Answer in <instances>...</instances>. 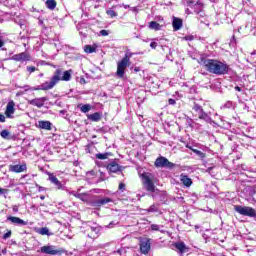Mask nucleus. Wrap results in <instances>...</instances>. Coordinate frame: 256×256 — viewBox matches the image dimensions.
Listing matches in <instances>:
<instances>
[{"label": "nucleus", "mask_w": 256, "mask_h": 256, "mask_svg": "<svg viewBox=\"0 0 256 256\" xmlns=\"http://www.w3.org/2000/svg\"><path fill=\"white\" fill-rule=\"evenodd\" d=\"M71 73H73V70H66L63 72V69L58 68L55 70L50 81H46L39 86L32 87V91H49L50 89H53L59 81H71Z\"/></svg>", "instance_id": "nucleus-1"}, {"label": "nucleus", "mask_w": 256, "mask_h": 256, "mask_svg": "<svg viewBox=\"0 0 256 256\" xmlns=\"http://www.w3.org/2000/svg\"><path fill=\"white\" fill-rule=\"evenodd\" d=\"M203 65L206 71L213 75H227L229 73V65L217 59H205Z\"/></svg>", "instance_id": "nucleus-2"}, {"label": "nucleus", "mask_w": 256, "mask_h": 256, "mask_svg": "<svg viewBox=\"0 0 256 256\" xmlns=\"http://www.w3.org/2000/svg\"><path fill=\"white\" fill-rule=\"evenodd\" d=\"M234 211H236V213H239V215H243L244 217L256 218L255 208L249 206L235 205Z\"/></svg>", "instance_id": "nucleus-3"}, {"label": "nucleus", "mask_w": 256, "mask_h": 256, "mask_svg": "<svg viewBox=\"0 0 256 256\" xmlns=\"http://www.w3.org/2000/svg\"><path fill=\"white\" fill-rule=\"evenodd\" d=\"M40 253H43L44 255H63L65 250H63V248L57 249V246L54 245H46L40 248Z\"/></svg>", "instance_id": "nucleus-4"}, {"label": "nucleus", "mask_w": 256, "mask_h": 256, "mask_svg": "<svg viewBox=\"0 0 256 256\" xmlns=\"http://www.w3.org/2000/svg\"><path fill=\"white\" fill-rule=\"evenodd\" d=\"M131 66V62L122 58L120 61L117 62V70H116V77L119 79H123L125 77V71H127V67Z\"/></svg>", "instance_id": "nucleus-5"}, {"label": "nucleus", "mask_w": 256, "mask_h": 256, "mask_svg": "<svg viewBox=\"0 0 256 256\" xmlns=\"http://www.w3.org/2000/svg\"><path fill=\"white\" fill-rule=\"evenodd\" d=\"M155 167H165L166 169H173L175 167V164L170 162L169 159L160 156L155 160L154 163Z\"/></svg>", "instance_id": "nucleus-6"}, {"label": "nucleus", "mask_w": 256, "mask_h": 256, "mask_svg": "<svg viewBox=\"0 0 256 256\" xmlns=\"http://www.w3.org/2000/svg\"><path fill=\"white\" fill-rule=\"evenodd\" d=\"M192 109H193V111H195V113H197L199 119L206 121V123H209V121H211V117H209V114L206 113L203 110V108L201 106H199V104L194 103Z\"/></svg>", "instance_id": "nucleus-7"}, {"label": "nucleus", "mask_w": 256, "mask_h": 256, "mask_svg": "<svg viewBox=\"0 0 256 256\" xmlns=\"http://www.w3.org/2000/svg\"><path fill=\"white\" fill-rule=\"evenodd\" d=\"M142 177V183L144 187L147 189V191H150L153 193L155 191V184H153V180H151V176L147 173H144L141 175Z\"/></svg>", "instance_id": "nucleus-8"}, {"label": "nucleus", "mask_w": 256, "mask_h": 256, "mask_svg": "<svg viewBox=\"0 0 256 256\" xmlns=\"http://www.w3.org/2000/svg\"><path fill=\"white\" fill-rule=\"evenodd\" d=\"M140 251L143 255H147L151 251V240L149 238L140 240Z\"/></svg>", "instance_id": "nucleus-9"}, {"label": "nucleus", "mask_w": 256, "mask_h": 256, "mask_svg": "<svg viewBox=\"0 0 256 256\" xmlns=\"http://www.w3.org/2000/svg\"><path fill=\"white\" fill-rule=\"evenodd\" d=\"M13 115H15V102L10 100L6 106L5 116L7 119H14L15 116Z\"/></svg>", "instance_id": "nucleus-10"}, {"label": "nucleus", "mask_w": 256, "mask_h": 256, "mask_svg": "<svg viewBox=\"0 0 256 256\" xmlns=\"http://www.w3.org/2000/svg\"><path fill=\"white\" fill-rule=\"evenodd\" d=\"M13 61H31V54L29 52H22L12 56Z\"/></svg>", "instance_id": "nucleus-11"}, {"label": "nucleus", "mask_w": 256, "mask_h": 256, "mask_svg": "<svg viewBox=\"0 0 256 256\" xmlns=\"http://www.w3.org/2000/svg\"><path fill=\"white\" fill-rule=\"evenodd\" d=\"M45 101H47V98L41 97V98H35L32 100H29L28 103L29 105H33L34 107H38V109H41V107L45 105Z\"/></svg>", "instance_id": "nucleus-12"}, {"label": "nucleus", "mask_w": 256, "mask_h": 256, "mask_svg": "<svg viewBox=\"0 0 256 256\" xmlns=\"http://www.w3.org/2000/svg\"><path fill=\"white\" fill-rule=\"evenodd\" d=\"M174 247L175 249H177L180 255H183L184 253H189V247L185 245V242H176L174 243Z\"/></svg>", "instance_id": "nucleus-13"}, {"label": "nucleus", "mask_w": 256, "mask_h": 256, "mask_svg": "<svg viewBox=\"0 0 256 256\" xmlns=\"http://www.w3.org/2000/svg\"><path fill=\"white\" fill-rule=\"evenodd\" d=\"M7 221H11L13 225H20L21 227L28 225V222L15 216H8Z\"/></svg>", "instance_id": "nucleus-14"}, {"label": "nucleus", "mask_w": 256, "mask_h": 256, "mask_svg": "<svg viewBox=\"0 0 256 256\" xmlns=\"http://www.w3.org/2000/svg\"><path fill=\"white\" fill-rule=\"evenodd\" d=\"M10 171H12V173H23V171H27V165H25V164L11 165L10 166Z\"/></svg>", "instance_id": "nucleus-15"}, {"label": "nucleus", "mask_w": 256, "mask_h": 256, "mask_svg": "<svg viewBox=\"0 0 256 256\" xmlns=\"http://www.w3.org/2000/svg\"><path fill=\"white\" fill-rule=\"evenodd\" d=\"M107 169L110 173H118V171H121V166L117 162L112 161L107 165Z\"/></svg>", "instance_id": "nucleus-16"}, {"label": "nucleus", "mask_w": 256, "mask_h": 256, "mask_svg": "<svg viewBox=\"0 0 256 256\" xmlns=\"http://www.w3.org/2000/svg\"><path fill=\"white\" fill-rule=\"evenodd\" d=\"M48 179H49L50 183L55 185V187L57 189H61L63 187V185L61 184V181H59L57 176H54L53 174H48Z\"/></svg>", "instance_id": "nucleus-17"}, {"label": "nucleus", "mask_w": 256, "mask_h": 256, "mask_svg": "<svg viewBox=\"0 0 256 256\" xmlns=\"http://www.w3.org/2000/svg\"><path fill=\"white\" fill-rule=\"evenodd\" d=\"M172 27L175 31H179L183 27V20L177 17H173Z\"/></svg>", "instance_id": "nucleus-18"}, {"label": "nucleus", "mask_w": 256, "mask_h": 256, "mask_svg": "<svg viewBox=\"0 0 256 256\" xmlns=\"http://www.w3.org/2000/svg\"><path fill=\"white\" fill-rule=\"evenodd\" d=\"M180 181L183 183V185H185V187H191V185H193V180H191V178L185 174L180 175Z\"/></svg>", "instance_id": "nucleus-19"}, {"label": "nucleus", "mask_w": 256, "mask_h": 256, "mask_svg": "<svg viewBox=\"0 0 256 256\" xmlns=\"http://www.w3.org/2000/svg\"><path fill=\"white\" fill-rule=\"evenodd\" d=\"M53 124H51L50 121H39L38 122V127L40 129H45L46 131H51V127Z\"/></svg>", "instance_id": "nucleus-20"}, {"label": "nucleus", "mask_w": 256, "mask_h": 256, "mask_svg": "<svg viewBox=\"0 0 256 256\" xmlns=\"http://www.w3.org/2000/svg\"><path fill=\"white\" fill-rule=\"evenodd\" d=\"M91 231H92V235H88V237H91L92 239H95L97 237H99V233H101V227L100 226H92L90 227Z\"/></svg>", "instance_id": "nucleus-21"}, {"label": "nucleus", "mask_w": 256, "mask_h": 256, "mask_svg": "<svg viewBox=\"0 0 256 256\" xmlns=\"http://www.w3.org/2000/svg\"><path fill=\"white\" fill-rule=\"evenodd\" d=\"M36 233H38V235H47L48 237H51V235H53V232H50L49 228L47 227L38 228L36 230Z\"/></svg>", "instance_id": "nucleus-22"}, {"label": "nucleus", "mask_w": 256, "mask_h": 256, "mask_svg": "<svg viewBox=\"0 0 256 256\" xmlns=\"http://www.w3.org/2000/svg\"><path fill=\"white\" fill-rule=\"evenodd\" d=\"M102 117H103V114H101L100 112H95L94 114L88 115V119L94 122L101 121Z\"/></svg>", "instance_id": "nucleus-23"}, {"label": "nucleus", "mask_w": 256, "mask_h": 256, "mask_svg": "<svg viewBox=\"0 0 256 256\" xmlns=\"http://www.w3.org/2000/svg\"><path fill=\"white\" fill-rule=\"evenodd\" d=\"M74 197H77V199H80L84 203H89V195L87 193H76Z\"/></svg>", "instance_id": "nucleus-24"}, {"label": "nucleus", "mask_w": 256, "mask_h": 256, "mask_svg": "<svg viewBox=\"0 0 256 256\" xmlns=\"http://www.w3.org/2000/svg\"><path fill=\"white\" fill-rule=\"evenodd\" d=\"M187 148L190 149V151H192L193 153H195L198 157H200V159H205V157H207V155L201 152V150H197L191 146H187Z\"/></svg>", "instance_id": "nucleus-25"}, {"label": "nucleus", "mask_w": 256, "mask_h": 256, "mask_svg": "<svg viewBox=\"0 0 256 256\" xmlns=\"http://www.w3.org/2000/svg\"><path fill=\"white\" fill-rule=\"evenodd\" d=\"M85 53H95L97 51V45H85L84 46Z\"/></svg>", "instance_id": "nucleus-26"}, {"label": "nucleus", "mask_w": 256, "mask_h": 256, "mask_svg": "<svg viewBox=\"0 0 256 256\" xmlns=\"http://www.w3.org/2000/svg\"><path fill=\"white\" fill-rule=\"evenodd\" d=\"M149 29H152L153 31H161V24L151 21L149 23Z\"/></svg>", "instance_id": "nucleus-27"}, {"label": "nucleus", "mask_w": 256, "mask_h": 256, "mask_svg": "<svg viewBox=\"0 0 256 256\" xmlns=\"http://www.w3.org/2000/svg\"><path fill=\"white\" fill-rule=\"evenodd\" d=\"M46 7H47V9H50L51 11H53V9H55V7H57V2L55 0H47Z\"/></svg>", "instance_id": "nucleus-28"}, {"label": "nucleus", "mask_w": 256, "mask_h": 256, "mask_svg": "<svg viewBox=\"0 0 256 256\" xmlns=\"http://www.w3.org/2000/svg\"><path fill=\"white\" fill-rule=\"evenodd\" d=\"M79 107L82 113H89V111H91V104L79 105Z\"/></svg>", "instance_id": "nucleus-29"}, {"label": "nucleus", "mask_w": 256, "mask_h": 256, "mask_svg": "<svg viewBox=\"0 0 256 256\" xmlns=\"http://www.w3.org/2000/svg\"><path fill=\"white\" fill-rule=\"evenodd\" d=\"M110 153H98L95 155L96 159H100L101 161L108 159Z\"/></svg>", "instance_id": "nucleus-30"}, {"label": "nucleus", "mask_w": 256, "mask_h": 256, "mask_svg": "<svg viewBox=\"0 0 256 256\" xmlns=\"http://www.w3.org/2000/svg\"><path fill=\"white\" fill-rule=\"evenodd\" d=\"M159 211V207H157V205L153 204L151 205L148 209L147 212L148 213H157Z\"/></svg>", "instance_id": "nucleus-31"}, {"label": "nucleus", "mask_w": 256, "mask_h": 256, "mask_svg": "<svg viewBox=\"0 0 256 256\" xmlns=\"http://www.w3.org/2000/svg\"><path fill=\"white\" fill-rule=\"evenodd\" d=\"M0 135L2 139H9V135H11V133L8 132V130H2Z\"/></svg>", "instance_id": "nucleus-32"}, {"label": "nucleus", "mask_w": 256, "mask_h": 256, "mask_svg": "<svg viewBox=\"0 0 256 256\" xmlns=\"http://www.w3.org/2000/svg\"><path fill=\"white\" fill-rule=\"evenodd\" d=\"M131 57H133V52L127 51L122 59L131 62Z\"/></svg>", "instance_id": "nucleus-33"}, {"label": "nucleus", "mask_w": 256, "mask_h": 256, "mask_svg": "<svg viewBox=\"0 0 256 256\" xmlns=\"http://www.w3.org/2000/svg\"><path fill=\"white\" fill-rule=\"evenodd\" d=\"M107 203H111V200L109 198H102L98 200V205H107Z\"/></svg>", "instance_id": "nucleus-34"}, {"label": "nucleus", "mask_w": 256, "mask_h": 256, "mask_svg": "<svg viewBox=\"0 0 256 256\" xmlns=\"http://www.w3.org/2000/svg\"><path fill=\"white\" fill-rule=\"evenodd\" d=\"M194 7H195V9H199L200 10V11H195V13L199 14L203 10V3L197 2Z\"/></svg>", "instance_id": "nucleus-35"}, {"label": "nucleus", "mask_w": 256, "mask_h": 256, "mask_svg": "<svg viewBox=\"0 0 256 256\" xmlns=\"http://www.w3.org/2000/svg\"><path fill=\"white\" fill-rule=\"evenodd\" d=\"M107 15H109V17L113 18V17H117V12H115L113 9H108L106 11Z\"/></svg>", "instance_id": "nucleus-36"}, {"label": "nucleus", "mask_w": 256, "mask_h": 256, "mask_svg": "<svg viewBox=\"0 0 256 256\" xmlns=\"http://www.w3.org/2000/svg\"><path fill=\"white\" fill-rule=\"evenodd\" d=\"M114 253H118V255H126L127 254V248H120L117 251H114Z\"/></svg>", "instance_id": "nucleus-37"}, {"label": "nucleus", "mask_w": 256, "mask_h": 256, "mask_svg": "<svg viewBox=\"0 0 256 256\" xmlns=\"http://www.w3.org/2000/svg\"><path fill=\"white\" fill-rule=\"evenodd\" d=\"M161 227H163V226H160V225H157V224H152L150 226V229H151V231H161Z\"/></svg>", "instance_id": "nucleus-38"}, {"label": "nucleus", "mask_w": 256, "mask_h": 256, "mask_svg": "<svg viewBox=\"0 0 256 256\" xmlns=\"http://www.w3.org/2000/svg\"><path fill=\"white\" fill-rule=\"evenodd\" d=\"M223 107L224 109H231V107H233V102L227 101Z\"/></svg>", "instance_id": "nucleus-39"}, {"label": "nucleus", "mask_w": 256, "mask_h": 256, "mask_svg": "<svg viewBox=\"0 0 256 256\" xmlns=\"http://www.w3.org/2000/svg\"><path fill=\"white\" fill-rule=\"evenodd\" d=\"M27 71L29 73H35V71H37V68H35V66H27Z\"/></svg>", "instance_id": "nucleus-40"}, {"label": "nucleus", "mask_w": 256, "mask_h": 256, "mask_svg": "<svg viewBox=\"0 0 256 256\" xmlns=\"http://www.w3.org/2000/svg\"><path fill=\"white\" fill-rule=\"evenodd\" d=\"M100 35H101L102 37H107V35H109V31H107V30H101V31H100Z\"/></svg>", "instance_id": "nucleus-41"}, {"label": "nucleus", "mask_w": 256, "mask_h": 256, "mask_svg": "<svg viewBox=\"0 0 256 256\" xmlns=\"http://www.w3.org/2000/svg\"><path fill=\"white\" fill-rule=\"evenodd\" d=\"M22 89H25V91H33V87L29 86V85H25L23 87H21Z\"/></svg>", "instance_id": "nucleus-42"}, {"label": "nucleus", "mask_w": 256, "mask_h": 256, "mask_svg": "<svg viewBox=\"0 0 256 256\" xmlns=\"http://www.w3.org/2000/svg\"><path fill=\"white\" fill-rule=\"evenodd\" d=\"M87 177H95V170L87 172Z\"/></svg>", "instance_id": "nucleus-43"}, {"label": "nucleus", "mask_w": 256, "mask_h": 256, "mask_svg": "<svg viewBox=\"0 0 256 256\" xmlns=\"http://www.w3.org/2000/svg\"><path fill=\"white\" fill-rule=\"evenodd\" d=\"M9 237H11V230L3 235V239H9Z\"/></svg>", "instance_id": "nucleus-44"}, {"label": "nucleus", "mask_w": 256, "mask_h": 256, "mask_svg": "<svg viewBox=\"0 0 256 256\" xmlns=\"http://www.w3.org/2000/svg\"><path fill=\"white\" fill-rule=\"evenodd\" d=\"M119 191H125V184L124 183H120L119 187H118Z\"/></svg>", "instance_id": "nucleus-45"}, {"label": "nucleus", "mask_w": 256, "mask_h": 256, "mask_svg": "<svg viewBox=\"0 0 256 256\" xmlns=\"http://www.w3.org/2000/svg\"><path fill=\"white\" fill-rule=\"evenodd\" d=\"M150 47L151 49H157V42H151Z\"/></svg>", "instance_id": "nucleus-46"}, {"label": "nucleus", "mask_w": 256, "mask_h": 256, "mask_svg": "<svg viewBox=\"0 0 256 256\" xmlns=\"http://www.w3.org/2000/svg\"><path fill=\"white\" fill-rule=\"evenodd\" d=\"M184 39H185V41H193V39H195V37H193V36H185Z\"/></svg>", "instance_id": "nucleus-47"}, {"label": "nucleus", "mask_w": 256, "mask_h": 256, "mask_svg": "<svg viewBox=\"0 0 256 256\" xmlns=\"http://www.w3.org/2000/svg\"><path fill=\"white\" fill-rule=\"evenodd\" d=\"M168 103H169V105H175V103H177V102L175 101V99L170 98L168 100Z\"/></svg>", "instance_id": "nucleus-48"}, {"label": "nucleus", "mask_w": 256, "mask_h": 256, "mask_svg": "<svg viewBox=\"0 0 256 256\" xmlns=\"http://www.w3.org/2000/svg\"><path fill=\"white\" fill-rule=\"evenodd\" d=\"M246 193H255V190H253L251 187H247Z\"/></svg>", "instance_id": "nucleus-49"}, {"label": "nucleus", "mask_w": 256, "mask_h": 256, "mask_svg": "<svg viewBox=\"0 0 256 256\" xmlns=\"http://www.w3.org/2000/svg\"><path fill=\"white\" fill-rule=\"evenodd\" d=\"M0 123H5V115L0 114Z\"/></svg>", "instance_id": "nucleus-50"}, {"label": "nucleus", "mask_w": 256, "mask_h": 256, "mask_svg": "<svg viewBox=\"0 0 256 256\" xmlns=\"http://www.w3.org/2000/svg\"><path fill=\"white\" fill-rule=\"evenodd\" d=\"M3 45H5V42L3 41V38L0 36V48L3 47Z\"/></svg>", "instance_id": "nucleus-51"}, {"label": "nucleus", "mask_w": 256, "mask_h": 256, "mask_svg": "<svg viewBox=\"0 0 256 256\" xmlns=\"http://www.w3.org/2000/svg\"><path fill=\"white\" fill-rule=\"evenodd\" d=\"M139 71H141V68H140V67H135V68H134V72H135V73H139Z\"/></svg>", "instance_id": "nucleus-52"}, {"label": "nucleus", "mask_w": 256, "mask_h": 256, "mask_svg": "<svg viewBox=\"0 0 256 256\" xmlns=\"http://www.w3.org/2000/svg\"><path fill=\"white\" fill-rule=\"evenodd\" d=\"M235 91H239V92H241L242 91V89H241V87H239V86H235Z\"/></svg>", "instance_id": "nucleus-53"}, {"label": "nucleus", "mask_w": 256, "mask_h": 256, "mask_svg": "<svg viewBox=\"0 0 256 256\" xmlns=\"http://www.w3.org/2000/svg\"><path fill=\"white\" fill-rule=\"evenodd\" d=\"M211 171H213V167L207 168V173H211Z\"/></svg>", "instance_id": "nucleus-54"}, {"label": "nucleus", "mask_w": 256, "mask_h": 256, "mask_svg": "<svg viewBox=\"0 0 256 256\" xmlns=\"http://www.w3.org/2000/svg\"><path fill=\"white\" fill-rule=\"evenodd\" d=\"M45 195H40V199L43 201V199H45Z\"/></svg>", "instance_id": "nucleus-55"}, {"label": "nucleus", "mask_w": 256, "mask_h": 256, "mask_svg": "<svg viewBox=\"0 0 256 256\" xmlns=\"http://www.w3.org/2000/svg\"><path fill=\"white\" fill-rule=\"evenodd\" d=\"M13 211H15V213H17L19 211V209L14 207Z\"/></svg>", "instance_id": "nucleus-56"}, {"label": "nucleus", "mask_w": 256, "mask_h": 256, "mask_svg": "<svg viewBox=\"0 0 256 256\" xmlns=\"http://www.w3.org/2000/svg\"><path fill=\"white\" fill-rule=\"evenodd\" d=\"M251 55H256V50H254V51L251 53Z\"/></svg>", "instance_id": "nucleus-57"}, {"label": "nucleus", "mask_w": 256, "mask_h": 256, "mask_svg": "<svg viewBox=\"0 0 256 256\" xmlns=\"http://www.w3.org/2000/svg\"><path fill=\"white\" fill-rule=\"evenodd\" d=\"M124 8L125 9H129V5H124Z\"/></svg>", "instance_id": "nucleus-58"}, {"label": "nucleus", "mask_w": 256, "mask_h": 256, "mask_svg": "<svg viewBox=\"0 0 256 256\" xmlns=\"http://www.w3.org/2000/svg\"><path fill=\"white\" fill-rule=\"evenodd\" d=\"M4 191H5L4 189L0 188V193H4Z\"/></svg>", "instance_id": "nucleus-59"}, {"label": "nucleus", "mask_w": 256, "mask_h": 256, "mask_svg": "<svg viewBox=\"0 0 256 256\" xmlns=\"http://www.w3.org/2000/svg\"><path fill=\"white\" fill-rule=\"evenodd\" d=\"M2 253H4V254L7 253V250H2Z\"/></svg>", "instance_id": "nucleus-60"}, {"label": "nucleus", "mask_w": 256, "mask_h": 256, "mask_svg": "<svg viewBox=\"0 0 256 256\" xmlns=\"http://www.w3.org/2000/svg\"><path fill=\"white\" fill-rule=\"evenodd\" d=\"M188 3H189V5H191V4H193V1H189Z\"/></svg>", "instance_id": "nucleus-61"}, {"label": "nucleus", "mask_w": 256, "mask_h": 256, "mask_svg": "<svg viewBox=\"0 0 256 256\" xmlns=\"http://www.w3.org/2000/svg\"><path fill=\"white\" fill-rule=\"evenodd\" d=\"M60 113H63V114H64V113H65V110L60 111Z\"/></svg>", "instance_id": "nucleus-62"}, {"label": "nucleus", "mask_w": 256, "mask_h": 256, "mask_svg": "<svg viewBox=\"0 0 256 256\" xmlns=\"http://www.w3.org/2000/svg\"><path fill=\"white\" fill-rule=\"evenodd\" d=\"M82 82H83V83H85V80H84V78H82Z\"/></svg>", "instance_id": "nucleus-63"}, {"label": "nucleus", "mask_w": 256, "mask_h": 256, "mask_svg": "<svg viewBox=\"0 0 256 256\" xmlns=\"http://www.w3.org/2000/svg\"><path fill=\"white\" fill-rule=\"evenodd\" d=\"M133 11H137V8H133Z\"/></svg>", "instance_id": "nucleus-64"}]
</instances>
